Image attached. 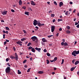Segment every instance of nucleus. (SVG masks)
<instances>
[{"label":"nucleus","instance_id":"obj_1","mask_svg":"<svg viewBox=\"0 0 79 79\" xmlns=\"http://www.w3.org/2000/svg\"><path fill=\"white\" fill-rule=\"evenodd\" d=\"M5 71L6 73H10V67H8L6 69Z\"/></svg>","mask_w":79,"mask_h":79},{"label":"nucleus","instance_id":"obj_2","mask_svg":"<svg viewBox=\"0 0 79 79\" xmlns=\"http://www.w3.org/2000/svg\"><path fill=\"white\" fill-rule=\"evenodd\" d=\"M31 39H32V40L33 41H35V40H38V39H37V38L35 36L32 37L31 38Z\"/></svg>","mask_w":79,"mask_h":79},{"label":"nucleus","instance_id":"obj_3","mask_svg":"<svg viewBox=\"0 0 79 79\" xmlns=\"http://www.w3.org/2000/svg\"><path fill=\"white\" fill-rule=\"evenodd\" d=\"M8 11H1V13L3 15H6V13H7Z\"/></svg>","mask_w":79,"mask_h":79},{"label":"nucleus","instance_id":"obj_4","mask_svg":"<svg viewBox=\"0 0 79 79\" xmlns=\"http://www.w3.org/2000/svg\"><path fill=\"white\" fill-rule=\"evenodd\" d=\"M37 24H38V23H37V21L35 19L33 21V24L34 26H36Z\"/></svg>","mask_w":79,"mask_h":79},{"label":"nucleus","instance_id":"obj_5","mask_svg":"<svg viewBox=\"0 0 79 79\" xmlns=\"http://www.w3.org/2000/svg\"><path fill=\"white\" fill-rule=\"evenodd\" d=\"M23 43V42L21 41H18L17 42H16V44H18V45H20V46H21L22 45V44Z\"/></svg>","mask_w":79,"mask_h":79},{"label":"nucleus","instance_id":"obj_6","mask_svg":"<svg viewBox=\"0 0 79 79\" xmlns=\"http://www.w3.org/2000/svg\"><path fill=\"white\" fill-rule=\"evenodd\" d=\"M15 59H16V61H17L18 59V55H17V53H15Z\"/></svg>","mask_w":79,"mask_h":79},{"label":"nucleus","instance_id":"obj_7","mask_svg":"<svg viewBox=\"0 0 79 79\" xmlns=\"http://www.w3.org/2000/svg\"><path fill=\"white\" fill-rule=\"evenodd\" d=\"M76 51H73V52L72 53V55L74 56H76Z\"/></svg>","mask_w":79,"mask_h":79},{"label":"nucleus","instance_id":"obj_8","mask_svg":"<svg viewBox=\"0 0 79 79\" xmlns=\"http://www.w3.org/2000/svg\"><path fill=\"white\" fill-rule=\"evenodd\" d=\"M31 5H33V6H35V2L33 1H32L31 2Z\"/></svg>","mask_w":79,"mask_h":79},{"label":"nucleus","instance_id":"obj_9","mask_svg":"<svg viewBox=\"0 0 79 79\" xmlns=\"http://www.w3.org/2000/svg\"><path fill=\"white\" fill-rule=\"evenodd\" d=\"M55 26H53L52 27H51V31L52 32H54V31H55Z\"/></svg>","mask_w":79,"mask_h":79},{"label":"nucleus","instance_id":"obj_10","mask_svg":"<svg viewBox=\"0 0 79 79\" xmlns=\"http://www.w3.org/2000/svg\"><path fill=\"white\" fill-rule=\"evenodd\" d=\"M38 26H44L45 25L44 24H41L40 22H39L38 23Z\"/></svg>","mask_w":79,"mask_h":79},{"label":"nucleus","instance_id":"obj_11","mask_svg":"<svg viewBox=\"0 0 79 79\" xmlns=\"http://www.w3.org/2000/svg\"><path fill=\"white\" fill-rule=\"evenodd\" d=\"M36 50H37L38 52H40V50H41V48H35Z\"/></svg>","mask_w":79,"mask_h":79},{"label":"nucleus","instance_id":"obj_12","mask_svg":"<svg viewBox=\"0 0 79 79\" xmlns=\"http://www.w3.org/2000/svg\"><path fill=\"white\" fill-rule=\"evenodd\" d=\"M63 5V3L62 2H60L59 3V6L60 7H61V6H62V5Z\"/></svg>","mask_w":79,"mask_h":79},{"label":"nucleus","instance_id":"obj_13","mask_svg":"<svg viewBox=\"0 0 79 79\" xmlns=\"http://www.w3.org/2000/svg\"><path fill=\"white\" fill-rule=\"evenodd\" d=\"M42 40L43 42H47V40L45 39V38H43L42 39Z\"/></svg>","mask_w":79,"mask_h":79},{"label":"nucleus","instance_id":"obj_14","mask_svg":"<svg viewBox=\"0 0 79 79\" xmlns=\"http://www.w3.org/2000/svg\"><path fill=\"white\" fill-rule=\"evenodd\" d=\"M31 51L32 52H33L34 53H35V49L34 48H32L31 49Z\"/></svg>","mask_w":79,"mask_h":79},{"label":"nucleus","instance_id":"obj_15","mask_svg":"<svg viewBox=\"0 0 79 79\" xmlns=\"http://www.w3.org/2000/svg\"><path fill=\"white\" fill-rule=\"evenodd\" d=\"M38 73L39 74H42L44 73V72L42 71H40L38 72Z\"/></svg>","mask_w":79,"mask_h":79},{"label":"nucleus","instance_id":"obj_16","mask_svg":"<svg viewBox=\"0 0 79 79\" xmlns=\"http://www.w3.org/2000/svg\"><path fill=\"white\" fill-rule=\"evenodd\" d=\"M75 68H76V67L71 68L70 69L71 71H73V70H74Z\"/></svg>","mask_w":79,"mask_h":79},{"label":"nucleus","instance_id":"obj_17","mask_svg":"<svg viewBox=\"0 0 79 79\" xmlns=\"http://www.w3.org/2000/svg\"><path fill=\"white\" fill-rule=\"evenodd\" d=\"M10 58H11V59H15V57L14 56H10Z\"/></svg>","mask_w":79,"mask_h":79},{"label":"nucleus","instance_id":"obj_18","mask_svg":"<svg viewBox=\"0 0 79 79\" xmlns=\"http://www.w3.org/2000/svg\"><path fill=\"white\" fill-rule=\"evenodd\" d=\"M78 63H79V61L77 60L75 62V65H77Z\"/></svg>","mask_w":79,"mask_h":79},{"label":"nucleus","instance_id":"obj_19","mask_svg":"<svg viewBox=\"0 0 79 79\" xmlns=\"http://www.w3.org/2000/svg\"><path fill=\"white\" fill-rule=\"evenodd\" d=\"M57 59H58L57 57H55L54 59V62H55V61H56L57 60Z\"/></svg>","mask_w":79,"mask_h":79},{"label":"nucleus","instance_id":"obj_20","mask_svg":"<svg viewBox=\"0 0 79 79\" xmlns=\"http://www.w3.org/2000/svg\"><path fill=\"white\" fill-rule=\"evenodd\" d=\"M19 5H22V0H19Z\"/></svg>","mask_w":79,"mask_h":79},{"label":"nucleus","instance_id":"obj_21","mask_svg":"<svg viewBox=\"0 0 79 79\" xmlns=\"http://www.w3.org/2000/svg\"><path fill=\"white\" fill-rule=\"evenodd\" d=\"M25 14L27 15V16H29V12H25Z\"/></svg>","mask_w":79,"mask_h":79},{"label":"nucleus","instance_id":"obj_22","mask_svg":"<svg viewBox=\"0 0 79 79\" xmlns=\"http://www.w3.org/2000/svg\"><path fill=\"white\" fill-rule=\"evenodd\" d=\"M26 40V38H23L21 39V40L22 41H24V40Z\"/></svg>","mask_w":79,"mask_h":79},{"label":"nucleus","instance_id":"obj_23","mask_svg":"<svg viewBox=\"0 0 79 79\" xmlns=\"http://www.w3.org/2000/svg\"><path fill=\"white\" fill-rule=\"evenodd\" d=\"M66 32L67 34H70V33H71V31H69V30H67V31H66Z\"/></svg>","mask_w":79,"mask_h":79},{"label":"nucleus","instance_id":"obj_24","mask_svg":"<svg viewBox=\"0 0 79 79\" xmlns=\"http://www.w3.org/2000/svg\"><path fill=\"white\" fill-rule=\"evenodd\" d=\"M68 44L67 43H66V42H65V43H64V46H65V47L66 46H67L68 45Z\"/></svg>","mask_w":79,"mask_h":79},{"label":"nucleus","instance_id":"obj_25","mask_svg":"<svg viewBox=\"0 0 79 79\" xmlns=\"http://www.w3.org/2000/svg\"><path fill=\"white\" fill-rule=\"evenodd\" d=\"M18 74H21V72L19 71V70H18Z\"/></svg>","mask_w":79,"mask_h":79},{"label":"nucleus","instance_id":"obj_26","mask_svg":"<svg viewBox=\"0 0 79 79\" xmlns=\"http://www.w3.org/2000/svg\"><path fill=\"white\" fill-rule=\"evenodd\" d=\"M46 61H47V64H49L50 63V61H49V60H46Z\"/></svg>","mask_w":79,"mask_h":79},{"label":"nucleus","instance_id":"obj_27","mask_svg":"<svg viewBox=\"0 0 79 79\" xmlns=\"http://www.w3.org/2000/svg\"><path fill=\"white\" fill-rule=\"evenodd\" d=\"M6 30H7L8 31H10V28L8 27H6Z\"/></svg>","mask_w":79,"mask_h":79},{"label":"nucleus","instance_id":"obj_28","mask_svg":"<svg viewBox=\"0 0 79 79\" xmlns=\"http://www.w3.org/2000/svg\"><path fill=\"white\" fill-rule=\"evenodd\" d=\"M79 54V51H76V55H77Z\"/></svg>","mask_w":79,"mask_h":79},{"label":"nucleus","instance_id":"obj_29","mask_svg":"<svg viewBox=\"0 0 79 79\" xmlns=\"http://www.w3.org/2000/svg\"><path fill=\"white\" fill-rule=\"evenodd\" d=\"M67 29H68V30L70 29V27L69 26H68L67 27Z\"/></svg>","mask_w":79,"mask_h":79},{"label":"nucleus","instance_id":"obj_30","mask_svg":"<svg viewBox=\"0 0 79 79\" xmlns=\"http://www.w3.org/2000/svg\"><path fill=\"white\" fill-rule=\"evenodd\" d=\"M30 69H31V68H30L28 69V70L27 71V72L28 73H29V72H30Z\"/></svg>","mask_w":79,"mask_h":79},{"label":"nucleus","instance_id":"obj_31","mask_svg":"<svg viewBox=\"0 0 79 79\" xmlns=\"http://www.w3.org/2000/svg\"><path fill=\"white\" fill-rule=\"evenodd\" d=\"M31 43H29L28 44L27 46H28V47H29V46H30V45H31Z\"/></svg>","mask_w":79,"mask_h":79},{"label":"nucleus","instance_id":"obj_32","mask_svg":"<svg viewBox=\"0 0 79 79\" xmlns=\"http://www.w3.org/2000/svg\"><path fill=\"white\" fill-rule=\"evenodd\" d=\"M51 17H54L55 16V15L54 14H52L51 15Z\"/></svg>","mask_w":79,"mask_h":79},{"label":"nucleus","instance_id":"obj_33","mask_svg":"<svg viewBox=\"0 0 79 79\" xmlns=\"http://www.w3.org/2000/svg\"><path fill=\"white\" fill-rule=\"evenodd\" d=\"M47 56H50L51 55L50 54V53H47Z\"/></svg>","mask_w":79,"mask_h":79},{"label":"nucleus","instance_id":"obj_34","mask_svg":"<svg viewBox=\"0 0 79 79\" xmlns=\"http://www.w3.org/2000/svg\"><path fill=\"white\" fill-rule=\"evenodd\" d=\"M58 22H60V21H63V19H58Z\"/></svg>","mask_w":79,"mask_h":79},{"label":"nucleus","instance_id":"obj_35","mask_svg":"<svg viewBox=\"0 0 79 79\" xmlns=\"http://www.w3.org/2000/svg\"><path fill=\"white\" fill-rule=\"evenodd\" d=\"M64 63V59H62V61L61 63V64H63Z\"/></svg>","mask_w":79,"mask_h":79},{"label":"nucleus","instance_id":"obj_36","mask_svg":"<svg viewBox=\"0 0 79 79\" xmlns=\"http://www.w3.org/2000/svg\"><path fill=\"white\" fill-rule=\"evenodd\" d=\"M54 3L55 4V5H57V3H56V1H54Z\"/></svg>","mask_w":79,"mask_h":79},{"label":"nucleus","instance_id":"obj_37","mask_svg":"<svg viewBox=\"0 0 79 79\" xmlns=\"http://www.w3.org/2000/svg\"><path fill=\"white\" fill-rule=\"evenodd\" d=\"M68 12H69L68 11H67L65 13V15H68Z\"/></svg>","mask_w":79,"mask_h":79},{"label":"nucleus","instance_id":"obj_38","mask_svg":"<svg viewBox=\"0 0 79 79\" xmlns=\"http://www.w3.org/2000/svg\"><path fill=\"white\" fill-rule=\"evenodd\" d=\"M53 36V35L48 36V38H50L51 37H52Z\"/></svg>","mask_w":79,"mask_h":79},{"label":"nucleus","instance_id":"obj_39","mask_svg":"<svg viewBox=\"0 0 79 79\" xmlns=\"http://www.w3.org/2000/svg\"><path fill=\"white\" fill-rule=\"evenodd\" d=\"M44 52H47V50H46V49H45L44 50Z\"/></svg>","mask_w":79,"mask_h":79},{"label":"nucleus","instance_id":"obj_40","mask_svg":"<svg viewBox=\"0 0 79 79\" xmlns=\"http://www.w3.org/2000/svg\"><path fill=\"white\" fill-rule=\"evenodd\" d=\"M5 34H3V38L5 39Z\"/></svg>","mask_w":79,"mask_h":79},{"label":"nucleus","instance_id":"obj_41","mask_svg":"<svg viewBox=\"0 0 79 79\" xmlns=\"http://www.w3.org/2000/svg\"><path fill=\"white\" fill-rule=\"evenodd\" d=\"M32 47H31V46H30L28 48V49H32Z\"/></svg>","mask_w":79,"mask_h":79},{"label":"nucleus","instance_id":"obj_42","mask_svg":"<svg viewBox=\"0 0 79 79\" xmlns=\"http://www.w3.org/2000/svg\"><path fill=\"white\" fill-rule=\"evenodd\" d=\"M6 61L7 62V61H9V59L8 58H7L6 59Z\"/></svg>","mask_w":79,"mask_h":79},{"label":"nucleus","instance_id":"obj_43","mask_svg":"<svg viewBox=\"0 0 79 79\" xmlns=\"http://www.w3.org/2000/svg\"><path fill=\"white\" fill-rule=\"evenodd\" d=\"M64 43L63 42H62L61 43V45H64Z\"/></svg>","mask_w":79,"mask_h":79},{"label":"nucleus","instance_id":"obj_44","mask_svg":"<svg viewBox=\"0 0 79 79\" xmlns=\"http://www.w3.org/2000/svg\"><path fill=\"white\" fill-rule=\"evenodd\" d=\"M22 8L23 9H24V10H26V6H23L22 7Z\"/></svg>","mask_w":79,"mask_h":79},{"label":"nucleus","instance_id":"obj_45","mask_svg":"<svg viewBox=\"0 0 79 79\" xmlns=\"http://www.w3.org/2000/svg\"><path fill=\"white\" fill-rule=\"evenodd\" d=\"M74 61H75V60H72V63H73V64H74Z\"/></svg>","mask_w":79,"mask_h":79},{"label":"nucleus","instance_id":"obj_46","mask_svg":"<svg viewBox=\"0 0 79 79\" xmlns=\"http://www.w3.org/2000/svg\"><path fill=\"white\" fill-rule=\"evenodd\" d=\"M6 41L4 42V45H6Z\"/></svg>","mask_w":79,"mask_h":79},{"label":"nucleus","instance_id":"obj_47","mask_svg":"<svg viewBox=\"0 0 79 79\" xmlns=\"http://www.w3.org/2000/svg\"><path fill=\"white\" fill-rule=\"evenodd\" d=\"M26 61H27L26 60H24L23 62V63H26Z\"/></svg>","mask_w":79,"mask_h":79},{"label":"nucleus","instance_id":"obj_48","mask_svg":"<svg viewBox=\"0 0 79 79\" xmlns=\"http://www.w3.org/2000/svg\"><path fill=\"white\" fill-rule=\"evenodd\" d=\"M13 49L14 51H15V50H16V48H15L14 47H13Z\"/></svg>","mask_w":79,"mask_h":79},{"label":"nucleus","instance_id":"obj_49","mask_svg":"<svg viewBox=\"0 0 79 79\" xmlns=\"http://www.w3.org/2000/svg\"><path fill=\"white\" fill-rule=\"evenodd\" d=\"M59 31H62V28H60L59 29Z\"/></svg>","mask_w":79,"mask_h":79},{"label":"nucleus","instance_id":"obj_50","mask_svg":"<svg viewBox=\"0 0 79 79\" xmlns=\"http://www.w3.org/2000/svg\"><path fill=\"white\" fill-rule=\"evenodd\" d=\"M77 28H79V24L77 26Z\"/></svg>","mask_w":79,"mask_h":79},{"label":"nucleus","instance_id":"obj_51","mask_svg":"<svg viewBox=\"0 0 79 79\" xmlns=\"http://www.w3.org/2000/svg\"><path fill=\"white\" fill-rule=\"evenodd\" d=\"M11 11H12V12H15V10H13V9H12L11 10Z\"/></svg>","mask_w":79,"mask_h":79},{"label":"nucleus","instance_id":"obj_52","mask_svg":"<svg viewBox=\"0 0 79 79\" xmlns=\"http://www.w3.org/2000/svg\"><path fill=\"white\" fill-rule=\"evenodd\" d=\"M59 33H57V34H56V36L57 37H58Z\"/></svg>","mask_w":79,"mask_h":79},{"label":"nucleus","instance_id":"obj_53","mask_svg":"<svg viewBox=\"0 0 79 79\" xmlns=\"http://www.w3.org/2000/svg\"><path fill=\"white\" fill-rule=\"evenodd\" d=\"M76 9H74V10L73 11V13H76Z\"/></svg>","mask_w":79,"mask_h":79},{"label":"nucleus","instance_id":"obj_54","mask_svg":"<svg viewBox=\"0 0 79 79\" xmlns=\"http://www.w3.org/2000/svg\"><path fill=\"white\" fill-rule=\"evenodd\" d=\"M79 24V23H78L76 22V23H75V25H77V24Z\"/></svg>","mask_w":79,"mask_h":79},{"label":"nucleus","instance_id":"obj_55","mask_svg":"<svg viewBox=\"0 0 79 79\" xmlns=\"http://www.w3.org/2000/svg\"><path fill=\"white\" fill-rule=\"evenodd\" d=\"M52 22L53 23H55V19H54L53 20Z\"/></svg>","mask_w":79,"mask_h":79},{"label":"nucleus","instance_id":"obj_56","mask_svg":"<svg viewBox=\"0 0 79 79\" xmlns=\"http://www.w3.org/2000/svg\"><path fill=\"white\" fill-rule=\"evenodd\" d=\"M69 11H72V9H69Z\"/></svg>","mask_w":79,"mask_h":79},{"label":"nucleus","instance_id":"obj_57","mask_svg":"<svg viewBox=\"0 0 79 79\" xmlns=\"http://www.w3.org/2000/svg\"><path fill=\"white\" fill-rule=\"evenodd\" d=\"M7 65H8V66H10V67L11 66H10V64H9V63H7Z\"/></svg>","mask_w":79,"mask_h":79},{"label":"nucleus","instance_id":"obj_58","mask_svg":"<svg viewBox=\"0 0 79 79\" xmlns=\"http://www.w3.org/2000/svg\"><path fill=\"white\" fill-rule=\"evenodd\" d=\"M52 10H50L49 11L48 13H52Z\"/></svg>","mask_w":79,"mask_h":79},{"label":"nucleus","instance_id":"obj_59","mask_svg":"<svg viewBox=\"0 0 79 79\" xmlns=\"http://www.w3.org/2000/svg\"><path fill=\"white\" fill-rule=\"evenodd\" d=\"M35 28H36V29H39V27H38L37 26H36L35 27Z\"/></svg>","mask_w":79,"mask_h":79},{"label":"nucleus","instance_id":"obj_60","mask_svg":"<svg viewBox=\"0 0 79 79\" xmlns=\"http://www.w3.org/2000/svg\"><path fill=\"white\" fill-rule=\"evenodd\" d=\"M5 33H6V34H8V31H6V32Z\"/></svg>","mask_w":79,"mask_h":79},{"label":"nucleus","instance_id":"obj_61","mask_svg":"<svg viewBox=\"0 0 79 79\" xmlns=\"http://www.w3.org/2000/svg\"><path fill=\"white\" fill-rule=\"evenodd\" d=\"M6 42H9V40H6Z\"/></svg>","mask_w":79,"mask_h":79},{"label":"nucleus","instance_id":"obj_62","mask_svg":"<svg viewBox=\"0 0 79 79\" xmlns=\"http://www.w3.org/2000/svg\"><path fill=\"white\" fill-rule=\"evenodd\" d=\"M70 4H71V5H72L73 4V2H69Z\"/></svg>","mask_w":79,"mask_h":79},{"label":"nucleus","instance_id":"obj_63","mask_svg":"<svg viewBox=\"0 0 79 79\" xmlns=\"http://www.w3.org/2000/svg\"><path fill=\"white\" fill-rule=\"evenodd\" d=\"M50 61H51V62H53V61H54V60H50Z\"/></svg>","mask_w":79,"mask_h":79},{"label":"nucleus","instance_id":"obj_64","mask_svg":"<svg viewBox=\"0 0 79 79\" xmlns=\"http://www.w3.org/2000/svg\"><path fill=\"white\" fill-rule=\"evenodd\" d=\"M27 65H26L24 66V67H25V68H27Z\"/></svg>","mask_w":79,"mask_h":79}]
</instances>
